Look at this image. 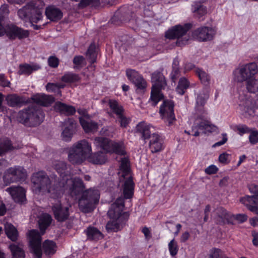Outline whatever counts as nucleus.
<instances>
[{"mask_svg": "<svg viewBox=\"0 0 258 258\" xmlns=\"http://www.w3.org/2000/svg\"><path fill=\"white\" fill-rule=\"evenodd\" d=\"M53 166L62 178L61 181H57L52 177L51 179L45 172L39 171L31 176L32 190L35 194H49L50 198L57 200L64 194L63 185H66V178L70 177V175L66 173L67 165L64 162L56 161Z\"/></svg>", "mask_w": 258, "mask_h": 258, "instance_id": "obj_1", "label": "nucleus"}, {"mask_svg": "<svg viewBox=\"0 0 258 258\" xmlns=\"http://www.w3.org/2000/svg\"><path fill=\"white\" fill-rule=\"evenodd\" d=\"M66 185H63L64 194L70 196L75 199L82 193L79 200V207L84 213H89L92 211L100 199V192L95 188H90L84 190L85 185L82 180L79 178H66Z\"/></svg>", "mask_w": 258, "mask_h": 258, "instance_id": "obj_2", "label": "nucleus"}, {"mask_svg": "<svg viewBox=\"0 0 258 258\" xmlns=\"http://www.w3.org/2000/svg\"><path fill=\"white\" fill-rule=\"evenodd\" d=\"M91 145L86 140H81L74 144L70 149L68 154L69 161L73 164L82 163L87 158L95 164H102L107 160L106 154L99 152L91 155Z\"/></svg>", "mask_w": 258, "mask_h": 258, "instance_id": "obj_3", "label": "nucleus"}, {"mask_svg": "<svg viewBox=\"0 0 258 258\" xmlns=\"http://www.w3.org/2000/svg\"><path fill=\"white\" fill-rule=\"evenodd\" d=\"M257 72V65L255 62L242 64L233 71V80L238 83L245 82L248 91L255 93L258 91V81L256 78Z\"/></svg>", "mask_w": 258, "mask_h": 258, "instance_id": "obj_4", "label": "nucleus"}, {"mask_svg": "<svg viewBox=\"0 0 258 258\" xmlns=\"http://www.w3.org/2000/svg\"><path fill=\"white\" fill-rule=\"evenodd\" d=\"M124 207V199L122 197L117 198L111 204L107 213L111 220L106 226L108 232H117L121 230L125 225L129 215L126 212H123Z\"/></svg>", "mask_w": 258, "mask_h": 258, "instance_id": "obj_5", "label": "nucleus"}, {"mask_svg": "<svg viewBox=\"0 0 258 258\" xmlns=\"http://www.w3.org/2000/svg\"><path fill=\"white\" fill-rule=\"evenodd\" d=\"M51 216L47 213L42 214L38 223L41 233L37 230H31L29 231V244L31 252L33 253L34 258H41L42 250L41 247V235L50 225L52 221Z\"/></svg>", "mask_w": 258, "mask_h": 258, "instance_id": "obj_6", "label": "nucleus"}, {"mask_svg": "<svg viewBox=\"0 0 258 258\" xmlns=\"http://www.w3.org/2000/svg\"><path fill=\"white\" fill-rule=\"evenodd\" d=\"M118 174L121 176L120 178V182L121 181L123 182L121 185V190L124 198L131 199L134 192L135 183L130 175L128 160L126 158L121 159Z\"/></svg>", "mask_w": 258, "mask_h": 258, "instance_id": "obj_7", "label": "nucleus"}, {"mask_svg": "<svg viewBox=\"0 0 258 258\" xmlns=\"http://www.w3.org/2000/svg\"><path fill=\"white\" fill-rule=\"evenodd\" d=\"M36 1V3L32 2L18 11L20 18L23 20H29L31 23H36L42 20L44 3L41 0Z\"/></svg>", "mask_w": 258, "mask_h": 258, "instance_id": "obj_8", "label": "nucleus"}, {"mask_svg": "<svg viewBox=\"0 0 258 258\" xmlns=\"http://www.w3.org/2000/svg\"><path fill=\"white\" fill-rule=\"evenodd\" d=\"M44 114L39 108L31 107L19 111L18 120L21 123L29 126L40 124L43 120Z\"/></svg>", "mask_w": 258, "mask_h": 258, "instance_id": "obj_9", "label": "nucleus"}, {"mask_svg": "<svg viewBox=\"0 0 258 258\" xmlns=\"http://www.w3.org/2000/svg\"><path fill=\"white\" fill-rule=\"evenodd\" d=\"M151 81L153 83L150 100L154 106L163 98L161 90L165 88L166 81L163 74L160 72H155L152 74Z\"/></svg>", "mask_w": 258, "mask_h": 258, "instance_id": "obj_10", "label": "nucleus"}, {"mask_svg": "<svg viewBox=\"0 0 258 258\" xmlns=\"http://www.w3.org/2000/svg\"><path fill=\"white\" fill-rule=\"evenodd\" d=\"M94 145L107 153H115L124 155V145L122 142H115L104 137H97L94 140Z\"/></svg>", "mask_w": 258, "mask_h": 258, "instance_id": "obj_11", "label": "nucleus"}, {"mask_svg": "<svg viewBox=\"0 0 258 258\" xmlns=\"http://www.w3.org/2000/svg\"><path fill=\"white\" fill-rule=\"evenodd\" d=\"M29 31L19 27L17 25L11 23L0 25V36L6 35L10 39L15 40L16 38L23 39L29 37Z\"/></svg>", "mask_w": 258, "mask_h": 258, "instance_id": "obj_12", "label": "nucleus"}, {"mask_svg": "<svg viewBox=\"0 0 258 258\" xmlns=\"http://www.w3.org/2000/svg\"><path fill=\"white\" fill-rule=\"evenodd\" d=\"M190 27L191 25L189 24H186L183 26H175L166 32L165 36L169 39L177 38V45L182 46L187 43L189 36L185 34Z\"/></svg>", "mask_w": 258, "mask_h": 258, "instance_id": "obj_13", "label": "nucleus"}, {"mask_svg": "<svg viewBox=\"0 0 258 258\" xmlns=\"http://www.w3.org/2000/svg\"><path fill=\"white\" fill-rule=\"evenodd\" d=\"M27 171L22 167L15 166L7 169L3 175V181L6 185L25 179Z\"/></svg>", "mask_w": 258, "mask_h": 258, "instance_id": "obj_14", "label": "nucleus"}, {"mask_svg": "<svg viewBox=\"0 0 258 258\" xmlns=\"http://www.w3.org/2000/svg\"><path fill=\"white\" fill-rule=\"evenodd\" d=\"M159 113L165 123L168 125L172 124L175 120L173 102L169 100H164L160 106Z\"/></svg>", "mask_w": 258, "mask_h": 258, "instance_id": "obj_15", "label": "nucleus"}, {"mask_svg": "<svg viewBox=\"0 0 258 258\" xmlns=\"http://www.w3.org/2000/svg\"><path fill=\"white\" fill-rule=\"evenodd\" d=\"M126 75L128 79L135 85L137 91H144L147 87V83L141 75L132 69H127Z\"/></svg>", "mask_w": 258, "mask_h": 258, "instance_id": "obj_16", "label": "nucleus"}, {"mask_svg": "<svg viewBox=\"0 0 258 258\" xmlns=\"http://www.w3.org/2000/svg\"><path fill=\"white\" fill-rule=\"evenodd\" d=\"M199 130L202 131L204 134L208 133L216 132L218 131V127L215 125L211 123L208 119H206L204 120L200 121L197 120V122L192 127L191 132L192 135L196 137L199 136L200 133Z\"/></svg>", "mask_w": 258, "mask_h": 258, "instance_id": "obj_17", "label": "nucleus"}, {"mask_svg": "<svg viewBox=\"0 0 258 258\" xmlns=\"http://www.w3.org/2000/svg\"><path fill=\"white\" fill-rule=\"evenodd\" d=\"M70 207V205L66 206L61 205L58 201V202L53 204L52 207V210L55 218L58 221L61 222L67 220L70 215L69 209Z\"/></svg>", "mask_w": 258, "mask_h": 258, "instance_id": "obj_18", "label": "nucleus"}, {"mask_svg": "<svg viewBox=\"0 0 258 258\" xmlns=\"http://www.w3.org/2000/svg\"><path fill=\"white\" fill-rule=\"evenodd\" d=\"M216 30L212 27H201L194 32V35L200 41L212 40L216 34Z\"/></svg>", "mask_w": 258, "mask_h": 258, "instance_id": "obj_19", "label": "nucleus"}, {"mask_svg": "<svg viewBox=\"0 0 258 258\" xmlns=\"http://www.w3.org/2000/svg\"><path fill=\"white\" fill-rule=\"evenodd\" d=\"M6 190L11 195L15 202L23 203L26 201V190L20 186H12Z\"/></svg>", "mask_w": 258, "mask_h": 258, "instance_id": "obj_20", "label": "nucleus"}, {"mask_svg": "<svg viewBox=\"0 0 258 258\" xmlns=\"http://www.w3.org/2000/svg\"><path fill=\"white\" fill-rule=\"evenodd\" d=\"M149 139V149L152 153L160 152L164 149V142L159 134L152 133Z\"/></svg>", "mask_w": 258, "mask_h": 258, "instance_id": "obj_21", "label": "nucleus"}, {"mask_svg": "<svg viewBox=\"0 0 258 258\" xmlns=\"http://www.w3.org/2000/svg\"><path fill=\"white\" fill-rule=\"evenodd\" d=\"M64 128L61 133L62 139L67 142L70 141L76 127L75 121L72 118H68L63 122Z\"/></svg>", "mask_w": 258, "mask_h": 258, "instance_id": "obj_22", "label": "nucleus"}, {"mask_svg": "<svg viewBox=\"0 0 258 258\" xmlns=\"http://www.w3.org/2000/svg\"><path fill=\"white\" fill-rule=\"evenodd\" d=\"M136 129L137 133L141 135V138L146 141L149 139L153 133L154 127L149 123L142 121L137 125Z\"/></svg>", "mask_w": 258, "mask_h": 258, "instance_id": "obj_23", "label": "nucleus"}, {"mask_svg": "<svg viewBox=\"0 0 258 258\" xmlns=\"http://www.w3.org/2000/svg\"><path fill=\"white\" fill-rule=\"evenodd\" d=\"M31 100L37 104L48 106L54 101V98L51 95L44 94H37L31 97Z\"/></svg>", "mask_w": 258, "mask_h": 258, "instance_id": "obj_24", "label": "nucleus"}, {"mask_svg": "<svg viewBox=\"0 0 258 258\" xmlns=\"http://www.w3.org/2000/svg\"><path fill=\"white\" fill-rule=\"evenodd\" d=\"M54 108L55 111L66 115H73L76 111V109L74 106L67 105L59 101L55 103Z\"/></svg>", "mask_w": 258, "mask_h": 258, "instance_id": "obj_25", "label": "nucleus"}, {"mask_svg": "<svg viewBox=\"0 0 258 258\" xmlns=\"http://www.w3.org/2000/svg\"><path fill=\"white\" fill-rule=\"evenodd\" d=\"M45 15L52 21H57L62 17L61 11L53 6H49L46 9Z\"/></svg>", "mask_w": 258, "mask_h": 258, "instance_id": "obj_26", "label": "nucleus"}, {"mask_svg": "<svg viewBox=\"0 0 258 258\" xmlns=\"http://www.w3.org/2000/svg\"><path fill=\"white\" fill-rule=\"evenodd\" d=\"M79 120L81 126L86 133L93 132L98 129V124L88 119H84L83 117H79Z\"/></svg>", "mask_w": 258, "mask_h": 258, "instance_id": "obj_27", "label": "nucleus"}, {"mask_svg": "<svg viewBox=\"0 0 258 258\" xmlns=\"http://www.w3.org/2000/svg\"><path fill=\"white\" fill-rule=\"evenodd\" d=\"M88 239L92 241H98L103 238V234L97 228L89 226L85 230Z\"/></svg>", "mask_w": 258, "mask_h": 258, "instance_id": "obj_28", "label": "nucleus"}, {"mask_svg": "<svg viewBox=\"0 0 258 258\" xmlns=\"http://www.w3.org/2000/svg\"><path fill=\"white\" fill-rule=\"evenodd\" d=\"M6 100L8 104L12 107L22 105L28 102L23 97H20L16 94H10L7 96Z\"/></svg>", "mask_w": 258, "mask_h": 258, "instance_id": "obj_29", "label": "nucleus"}, {"mask_svg": "<svg viewBox=\"0 0 258 258\" xmlns=\"http://www.w3.org/2000/svg\"><path fill=\"white\" fill-rule=\"evenodd\" d=\"M218 215L217 221L219 223H229L231 222L232 215L223 208H219L216 210Z\"/></svg>", "mask_w": 258, "mask_h": 258, "instance_id": "obj_30", "label": "nucleus"}, {"mask_svg": "<svg viewBox=\"0 0 258 258\" xmlns=\"http://www.w3.org/2000/svg\"><path fill=\"white\" fill-rule=\"evenodd\" d=\"M42 249L44 254L47 256L54 254L57 250V246L52 240H46L42 244Z\"/></svg>", "mask_w": 258, "mask_h": 258, "instance_id": "obj_31", "label": "nucleus"}, {"mask_svg": "<svg viewBox=\"0 0 258 258\" xmlns=\"http://www.w3.org/2000/svg\"><path fill=\"white\" fill-rule=\"evenodd\" d=\"M9 248L13 258H25V254L22 244L13 243L10 245Z\"/></svg>", "mask_w": 258, "mask_h": 258, "instance_id": "obj_32", "label": "nucleus"}, {"mask_svg": "<svg viewBox=\"0 0 258 258\" xmlns=\"http://www.w3.org/2000/svg\"><path fill=\"white\" fill-rule=\"evenodd\" d=\"M40 69V66L39 64L36 63H33L32 64L26 63L21 64L19 66L18 74L19 75H29L33 71L38 70Z\"/></svg>", "mask_w": 258, "mask_h": 258, "instance_id": "obj_33", "label": "nucleus"}, {"mask_svg": "<svg viewBox=\"0 0 258 258\" xmlns=\"http://www.w3.org/2000/svg\"><path fill=\"white\" fill-rule=\"evenodd\" d=\"M209 90L203 89L197 95L196 98L197 107H203L209 98Z\"/></svg>", "mask_w": 258, "mask_h": 258, "instance_id": "obj_34", "label": "nucleus"}, {"mask_svg": "<svg viewBox=\"0 0 258 258\" xmlns=\"http://www.w3.org/2000/svg\"><path fill=\"white\" fill-rule=\"evenodd\" d=\"M190 87V83L189 81L186 78L182 77L179 80L176 88V91L178 94L182 95Z\"/></svg>", "mask_w": 258, "mask_h": 258, "instance_id": "obj_35", "label": "nucleus"}, {"mask_svg": "<svg viewBox=\"0 0 258 258\" xmlns=\"http://www.w3.org/2000/svg\"><path fill=\"white\" fill-rule=\"evenodd\" d=\"M21 147L13 146L11 141L7 138L0 139V156L13 148H20Z\"/></svg>", "mask_w": 258, "mask_h": 258, "instance_id": "obj_36", "label": "nucleus"}, {"mask_svg": "<svg viewBox=\"0 0 258 258\" xmlns=\"http://www.w3.org/2000/svg\"><path fill=\"white\" fill-rule=\"evenodd\" d=\"M5 231L8 237L12 241L17 239L18 232L16 228L11 224L7 223L5 225Z\"/></svg>", "mask_w": 258, "mask_h": 258, "instance_id": "obj_37", "label": "nucleus"}, {"mask_svg": "<svg viewBox=\"0 0 258 258\" xmlns=\"http://www.w3.org/2000/svg\"><path fill=\"white\" fill-rule=\"evenodd\" d=\"M86 56L90 63L92 64L96 61L97 57V52L96 45L94 43H92L86 53Z\"/></svg>", "mask_w": 258, "mask_h": 258, "instance_id": "obj_38", "label": "nucleus"}, {"mask_svg": "<svg viewBox=\"0 0 258 258\" xmlns=\"http://www.w3.org/2000/svg\"><path fill=\"white\" fill-rule=\"evenodd\" d=\"M110 108L117 116L123 113V109L121 105L114 100H110L108 102Z\"/></svg>", "mask_w": 258, "mask_h": 258, "instance_id": "obj_39", "label": "nucleus"}, {"mask_svg": "<svg viewBox=\"0 0 258 258\" xmlns=\"http://www.w3.org/2000/svg\"><path fill=\"white\" fill-rule=\"evenodd\" d=\"M240 202L247 208L252 205H258V200L254 196H245L240 199Z\"/></svg>", "mask_w": 258, "mask_h": 258, "instance_id": "obj_40", "label": "nucleus"}, {"mask_svg": "<svg viewBox=\"0 0 258 258\" xmlns=\"http://www.w3.org/2000/svg\"><path fill=\"white\" fill-rule=\"evenodd\" d=\"M208 258H229L224 252L219 248H212L210 249Z\"/></svg>", "mask_w": 258, "mask_h": 258, "instance_id": "obj_41", "label": "nucleus"}, {"mask_svg": "<svg viewBox=\"0 0 258 258\" xmlns=\"http://www.w3.org/2000/svg\"><path fill=\"white\" fill-rule=\"evenodd\" d=\"M196 73L198 76L203 84L205 85L209 84L210 77L206 72L201 69L198 68L196 70Z\"/></svg>", "mask_w": 258, "mask_h": 258, "instance_id": "obj_42", "label": "nucleus"}, {"mask_svg": "<svg viewBox=\"0 0 258 258\" xmlns=\"http://www.w3.org/2000/svg\"><path fill=\"white\" fill-rule=\"evenodd\" d=\"M80 79V78L78 75L72 73L65 74L61 78L63 82L70 83L78 82Z\"/></svg>", "mask_w": 258, "mask_h": 258, "instance_id": "obj_43", "label": "nucleus"}, {"mask_svg": "<svg viewBox=\"0 0 258 258\" xmlns=\"http://www.w3.org/2000/svg\"><path fill=\"white\" fill-rule=\"evenodd\" d=\"M9 11L7 5H3L0 8V25L5 24Z\"/></svg>", "mask_w": 258, "mask_h": 258, "instance_id": "obj_44", "label": "nucleus"}, {"mask_svg": "<svg viewBox=\"0 0 258 258\" xmlns=\"http://www.w3.org/2000/svg\"><path fill=\"white\" fill-rule=\"evenodd\" d=\"M168 246L170 254L172 256H175L177 254L178 251L177 242L174 239H173L169 242Z\"/></svg>", "mask_w": 258, "mask_h": 258, "instance_id": "obj_45", "label": "nucleus"}, {"mask_svg": "<svg viewBox=\"0 0 258 258\" xmlns=\"http://www.w3.org/2000/svg\"><path fill=\"white\" fill-rule=\"evenodd\" d=\"M61 87H63L57 84L48 83L46 86V89L48 92H56L60 95L61 92L59 89Z\"/></svg>", "mask_w": 258, "mask_h": 258, "instance_id": "obj_46", "label": "nucleus"}, {"mask_svg": "<svg viewBox=\"0 0 258 258\" xmlns=\"http://www.w3.org/2000/svg\"><path fill=\"white\" fill-rule=\"evenodd\" d=\"M231 155L226 152L221 154L219 156V161L224 164H228L231 160Z\"/></svg>", "mask_w": 258, "mask_h": 258, "instance_id": "obj_47", "label": "nucleus"}, {"mask_svg": "<svg viewBox=\"0 0 258 258\" xmlns=\"http://www.w3.org/2000/svg\"><path fill=\"white\" fill-rule=\"evenodd\" d=\"M173 70L170 74L172 81L175 82V80L179 76L180 72L178 68H175V66L178 65V61L174 60L173 63Z\"/></svg>", "mask_w": 258, "mask_h": 258, "instance_id": "obj_48", "label": "nucleus"}, {"mask_svg": "<svg viewBox=\"0 0 258 258\" xmlns=\"http://www.w3.org/2000/svg\"><path fill=\"white\" fill-rule=\"evenodd\" d=\"M119 122L121 127H125L130 122L129 118L126 117L123 114V113L117 116Z\"/></svg>", "mask_w": 258, "mask_h": 258, "instance_id": "obj_49", "label": "nucleus"}, {"mask_svg": "<svg viewBox=\"0 0 258 258\" xmlns=\"http://www.w3.org/2000/svg\"><path fill=\"white\" fill-rule=\"evenodd\" d=\"M236 130L240 136L243 134L250 132V129L244 125H239L236 126Z\"/></svg>", "mask_w": 258, "mask_h": 258, "instance_id": "obj_50", "label": "nucleus"}, {"mask_svg": "<svg viewBox=\"0 0 258 258\" xmlns=\"http://www.w3.org/2000/svg\"><path fill=\"white\" fill-rule=\"evenodd\" d=\"M249 139L251 144H255L257 143L258 142V131H251L249 137Z\"/></svg>", "mask_w": 258, "mask_h": 258, "instance_id": "obj_51", "label": "nucleus"}, {"mask_svg": "<svg viewBox=\"0 0 258 258\" xmlns=\"http://www.w3.org/2000/svg\"><path fill=\"white\" fill-rule=\"evenodd\" d=\"M85 58L82 56H76L74 58L73 63L75 65V68L80 67L84 62Z\"/></svg>", "mask_w": 258, "mask_h": 258, "instance_id": "obj_52", "label": "nucleus"}, {"mask_svg": "<svg viewBox=\"0 0 258 258\" xmlns=\"http://www.w3.org/2000/svg\"><path fill=\"white\" fill-rule=\"evenodd\" d=\"M194 7H195L194 10V12H197L200 15H204L206 13L207 10L206 8L202 6L200 4L195 5L194 6Z\"/></svg>", "mask_w": 258, "mask_h": 258, "instance_id": "obj_53", "label": "nucleus"}, {"mask_svg": "<svg viewBox=\"0 0 258 258\" xmlns=\"http://www.w3.org/2000/svg\"><path fill=\"white\" fill-rule=\"evenodd\" d=\"M250 103V100L247 99L245 101V103H240L239 106L241 108V109L243 110L245 112H249L251 110H252V108L249 105Z\"/></svg>", "mask_w": 258, "mask_h": 258, "instance_id": "obj_54", "label": "nucleus"}, {"mask_svg": "<svg viewBox=\"0 0 258 258\" xmlns=\"http://www.w3.org/2000/svg\"><path fill=\"white\" fill-rule=\"evenodd\" d=\"M48 64L52 68H56L58 65V59L55 56H50L48 59Z\"/></svg>", "mask_w": 258, "mask_h": 258, "instance_id": "obj_55", "label": "nucleus"}, {"mask_svg": "<svg viewBox=\"0 0 258 258\" xmlns=\"http://www.w3.org/2000/svg\"><path fill=\"white\" fill-rule=\"evenodd\" d=\"M218 170V168L214 165H211L208 166L205 169V172L206 174L210 175L215 174Z\"/></svg>", "mask_w": 258, "mask_h": 258, "instance_id": "obj_56", "label": "nucleus"}, {"mask_svg": "<svg viewBox=\"0 0 258 258\" xmlns=\"http://www.w3.org/2000/svg\"><path fill=\"white\" fill-rule=\"evenodd\" d=\"M232 217L240 223H243L247 219V215L244 214H239L235 215H232Z\"/></svg>", "mask_w": 258, "mask_h": 258, "instance_id": "obj_57", "label": "nucleus"}, {"mask_svg": "<svg viewBox=\"0 0 258 258\" xmlns=\"http://www.w3.org/2000/svg\"><path fill=\"white\" fill-rule=\"evenodd\" d=\"M248 189L250 193L253 194L256 199L258 198V185L255 184H251L248 185Z\"/></svg>", "mask_w": 258, "mask_h": 258, "instance_id": "obj_58", "label": "nucleus"}, {"mask_svg": "<svg viewBox=\"0 0 258 258\" xmlns=\"http://www.w3.org/2000/svg\"><path fill=\"white\" fill-rule=\"evenodd\" d=\"M222 140L220 141H219V142L215 143L213 145V147L215 148V147H217L218 146H220L224 145V144H225L226 143V142L228 140L227 134L226 133H223L222 134Z\"/></svg>", "mask_w": 258, "mask_h": 258, "instance_id": "obj_59", "label": "nucleus"}, {"mask_svg": "<svg viewBox=\"0 0 258 258\" xmlns=\"http://www.w3.org/2000/svg\"><path fill=\"white\" fill-rule=\"evenodd\" d=\"M146 240H149L152 237L151 230L150 228L144 227L142 230Z\"/></svg>", "mask_w": 258, "mask_h": 258, "instance_id": "obj_60", "label": "nucleus"}, {"mask_svg": "<svg viewBox=\"0 0 258 258\" xmlns=\"http://www.w3.org/2000/svg\"><path fill=\"white\" fill-rule=\"evenodd\" d=\"M10 84V81L6 79L5 75L0 74V85L3 87H8Z\"/></svg>", "mask_w": 258, "mask_h": 258, "instance_id": "obj_61", "label": "nucleus"}, {"mask_svg": "<svg viewBox=\"0 0 258 258\" xmlns=\"http://www.w3.org/2000/svg\"><path fill=\"white\" fill-rule=\"evenodd\" d=\"M77 112L81 115L80 117H83L85 119L90 118V115L88 114L87 110L84 108H79Z\"/></svg>", "mask_w": 258, "mask_h": 258, "instance_id": "obj_62", "label": "nucleus"}, {"mask_svg": "<svg viewBox=\"0 0 258 258\" xmlns=\"http://www.w3.org/2000/svg\"><path fill=\"white\" fill-rule=\"evenodd\" d=\"M190 236L189 233L187 231L184 232L182 233L180 237V241L181 242H184L187 241Z\"/></svg>", "mask_w": 258, "mask_h": 258, "instance_id": "obj_63", "label": "nucleus"}, {"mask_svg": "<svg viewBox=\"0 0 258 258\" xmlns=\"http://www.w3.org/2000/svg\"><path fill=\"white\" fill-rule=\"evenodd\" d=\"M252 242L253 245L256 246H258V233L253 232L252 233Z\"/></svg>", "mask_w": 258, "mask_h": 258, "instance_id": "obj_64", "label": "nucleus"}]
</instances>
